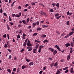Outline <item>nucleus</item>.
<instances>
[{"label":"nucleus","mask_w":74,"mask_h":74,"mask_svg":"<svg viewBox=\"0 0 74 74\" xmlns=\"http://www.w3.org/2000/svg\"><path fill=\"white\" fill-rule=\"evenodd\" d=\"M61 16H62V15H61V16H57V17H56V19H59V18H60V17H61Z\"/></svg>","instance_id":"2f4dec72"},{"label":"nucleus","mask_w":74,"mask_h":74,"mask_svg":"<svg viewBox=\"0 0 74 74\" xmlns=\"http://www.w3.org/2000/svg\"><path fill=\"white\" fill-rule=\"evenodd\" d=\"M58 66V62H56L53 64V66L54 67H56Z\"/></svg>","instance_id":"9b49d317"},{"label":"nucleus","mask_w":74,"mask_h":74,"mask_svg":"<svg viewBox=\"0 0 74 74\" xmlns=\"http://www.w3.org/2000/svg\"><path fill=\"white\" fill-rule=\"evenodd\" d=\"M41 49H40L39 48L38 50V52H39V53H40V52H41Z\"/></svg>","instance_id":"864d4df0"},{"label":"nucleus","mask_w":74,"mask_h":74,"mask_svg":"<svg viewBox=\"0 0 74 74\" xmlns=\"http://www.w3.org/2000/svg\"><path fill=\"white\" fill-rule=\"evenodd\" d=\"M21 12H20L19 13V14H16L15 15V17H17V18H19L21 16Z\"/></svg>","instance_id":"f03ea898"},{"label":"nucleus","mask_w":74,"mask_h":74,"mask_svg":"<svg viewBox=\"0 0 74 74\" xmlns=\"http://www.w3.org/2000/svg\"><path fill=\"white\" fill-rule=\"evenodd\" d=\"M47 36L46 35L42 34L41 36V37H42V38H44L45 37H46Z\"/></svg>","instance_id":"9d476101"},{"label":"nucleus","mask_w":74,"mask_h":74,"mask_svg":"<svg viewBox=\"0 0 74 74\" xmlns=\"http://www.w3.org/2000/svg\"><path fill=\"white\" fill-rule=\"evenodd\" d=\"M73 68H71L70 70V73H73Z\"/></svg>","instance_id":"6ab92c4d"},{"label":"nucleus","mask_w":74,"mask_h":74,"mask_svg":"<svg viewBox=\"0 0 74 74\" xmlns=\"http://www.w3.org/2000/svg\"><path fill=\"white\" fill-rule=\"evenodd\" d=\"M7 27L8 30H10V27H9V25H8L7 24Z\"/></svg>","instance_id":"412c9836"},{"label":"nucleus","mask_w":74,"mask_h":74,"mask_svg":"<svg viewBox=\"0 0 74 74\" xmlns=\"http://www.w3.org/2000/svg\"><path fill=\"white\" fill-rule=\"evenodd\" d=\"M3 37L4 38H6V34H4L3 35Z\"/></svg>","instance_id":"e2e57ef3"},{"label":"nucleus","mask_w":74,"mask_h":74,"mask_svg":"<svg viewBox=\"0 0 74 74\" xmlns=\"http://www.w3.org/2000/svg\"><path fill=\"white\" fill-rule=\"evenodd\" d=\"M18 27H22V25L19 24V25H18Z\"/></svg>","instance_id":"a18cd8bd"},{"label":"nucleus","mask_w":74,"mask_h":74,"mask_svg":"<svg viewBox=\"0 0 74 74\" xmlns=\"http://www.w3.org/2000/svg\"><path fill=\"white\" fill-rule=\"evenodd\" d=\"M37 30H41V28H38L37 29Z\"/></svg>","instance_id":"69168bd1"},{"label":"nucleus","mask_w":74,"mask_h":74,"mask_svg":"<svg viewBox=\"0 0 74 74\" xmlns=\"http://www.w3.org/2000/svg\"><path fill=\"white\" fill-rule=\"evenodd\" d=\"M48 42V40H44L43 41V42L44 43H45V42Z\"/></svg>","instance_id":"e433bc0d"},{"label":"nucleus","mask_w":74,"mask_h":74,"mask_svg":"<svg viewBox=\"0 0 74 74\" xmlns=\"http://www.w3.org/2000/svg\"><path fill=\"white\" fill-rule=\"evenodd\" d=\"M15 14H12V17L13 18H14V17H15Z\"/></svg>","instance_id":"c03bdc74"},{"label":"nucleus","mask_w":74,"mask_h":74,"mask_svg":"<svg viewBox=\"0 0 74 74\" xmlns=\"http://www.w3.org/2000/svg\"><path fill=\"white\" fill-rule=\"evenodd\" d=\"M49 51H50L51 52H53L54 51V49L51 48H49Z\"/></svg>","instance_id":"423d86ee"},{"label":"nucleus","mask_w":74,"mask_h":74,"mask_svg":"<svg viewBox=\"0 0 74 74\" xmlns=\"http://www.w3.org/2000/svg\"><path fill=\"white\" fill-rule=\"evenodd\" d=\"M70 13V12H69V11L67 12L66 13L67 15H69V14Z\"/></svg>","instance_id":"bf43d9fd"},{"label":"nucleus","mask_w":74,"mask_h":74,"mask_svg":"<svg viewBox=\"0 0 74 74\" xmlns=\"http://www.w3.org/2000/svg\"><path fill=\"white\" fill-rule=\"evenodd\" d=\"M44 47L42 45H40L39 46V48L40 49H42V48H44Z\"/></svg>","instance_id":"b1692460"},{"label":"nucleus","mask_w":74,"mask_h":74,"mask_svg":"<svg viewBox=\"0 0 74 74\" xmlns=\"http://www.w3.org/2000/svg\"><path fill=\"white\" fill-rule=\"evenodd\" d=\"M16 70V68H14L13 69V71H15Z\"/></svg>","instance_id":"09e8293b"},{"label":"nucleus","mask_w":74,"mask_h":74,"mask_svg":"<svg viewBox=\"0 0 74 74\" xmlns=\"http://www.w3.org/2000/svg\"><path fill=\"white\" fill-rule=\"evenodd\" d=\"M70 55H69L67 56V60H70Z\"/></svg>","instance_id":"4468645a"},{"label":"nucleus","mask_w":74,"mask_h":74,"mask_svg":"<svg viewBox=\"0 0 74 74\" xmlns=\"http://www.w3.org/2000/svg\"><path fill=\"white\" fill-rule=\"evenodd\" d=\"M40 12H41L40 14H41V15H43V14H44V12H42V11H41Z\"/></svg>","instance_id":"680f3d73"},{"label":"nucleus","mask_w":74,"mask_h":74,"mask_svg":"<svg viewBox=\"0 0 74 74\" xmlns=\"http://www.w3.org/2000/svg\"><path fill=\"white\" fill-rule=\"evenodd\" d=\"M4 48H7V47H8V46H7V44H5V45L4 46Z\"/></svg>","instance_id":"4c0bfd02"},{"label":"nucleus","mask_w":74,"mask_h":74,"mask_svg":"<svg viewBox=\"0 0 74 74\" xmlns=\"http://www.w3.org/2000/svg\"><path fill=\"white\" fill-rule=\"evenodd\" d=\"M74 32L73 31L69 33V34L68 35H69V36H71L73 34H74Z\"/></svg>","instance_id":"0eeeda50"},{"label":"nucleus","mask_w":74,"mask_h":74,"mask_svg":"<svg viewBox=\"0 0 74 74\" xmlns=\"http://www.w3.org/2000/svg\"><path fill=\"white\" fill-rule=\"evenodd\" d=\"M33 62H31L29 63V65L30 66H32V65H33Z\"/></svg>","instance_id":"2eb2a0df"},{"label":"nucleus","mask_w":74,"mask_h":74,"mask_svg":"<svg viewBox=\"0 0 74 74\" xmlns=\"http://www.w3.org/2000/svg\"><path fill=\"white\" fill-rule=\"evenodd\" d=\"M3 14L5 16H7V14H6V13H3Z\"/></svg>","instance_id":"774afa93"},{"label":"nucleus","mask_w":74,"mask_h":74,"mask_svg":"<svg viewBox=\"0 0 74 74\" xmlns=\"http://www.w3.org/2000/svg\"><path fill=\"white\" fill-rule=\"evenodd\" d=\"M51 5L53 6V7H54V6H55V5H56V3H52Z\"/></svg>","instance_id":"c756f323"},{"label":"nucleus","mask_w":74,"mask_h":74,"mask_svg":"<svg viewBox=\"0 0 74 74\" xmlns=\"http://www.w3.org/2000/svg\"><path fill=\"white\" fill-rule=\"evenodd\" d=\"M19 32L18 33V34H22V32H23V31L22 30H20L19 31Z\"/></svg>","instance_id":"f8f14e48"},{"label":"nucleus","mask_w":74,"mask_h":74,"mask_svg":"<svg viewBox=\"0 0 74 74\" xmlns=\"http://www.w3.org/2000/svg\"><path fill=\"white\" fill-rule=\"evenodd\" d=\"M55 47L58 50V51H60V47H59L58 45H56L55 46Z\"/></svg>","instance_id":"20e7f679"},{"label":"nucleus","mask_w":74,"mask_h":74,"mask_svg":"<svg viewBox=\"0 0 74 74\" xmlns=\"http://www.w3.org/2000/svg\"><path fill=\"white\" fill-rule=\"evenodd\" d=\"M22 22L24 24H25L26 22L25 20H22Z\"/></svg>","instance_id":"cd10ccee"},{"label":"nucleus","mask_w":74,"mask_h":74,"mask_svg":"<svg viewBox=\"0 0 74 74\" xmlns=\"http://www.w3.org/2000/svg\"><path fill=\"white\" fill-rule=\"evenodd\" d=\"M28 6H29V4H26L25 5V6L26 7H28Z\"/></svg>","instance_id":"052dcab7"},{"label":"nucleus","mask_w":74,"mask_h":74,"mask_svg":"<svg viewBox=\"0 0 74 74\" xmlns=\"http://www.w3.org/2000/svg\"><path fill=\"white\" fill-rule=\"evenodd\" d=\"M8 51H9V52H10V53H11V50L10 49H8Z\"/></svg>","instance_id":"5fc2aeb1"},{"label":"nucleus","mask_w":74,"mask_h":74,"mask_svg":"<svg viewBox=\"0 0 74 74\" xmlns=\"http://www.w3.org/2000/svg\"><path fill=\"white\" fill-rule=\"evenodd\" d=\"M26 35L24 33H23V34L22 38L23 39H25V38H25V37H26Z\"/></svg>","instance_id":"39448f33"},{"label":"nucleus","mask_w":74,"mask_h":74,"mask_svg":"<svg viewBox=\"0 0 74 74\" xmlns=\"http://www.w3.org/2000/svg\"><path fill=\"white\" fill-rule=\"evenodd\" d=\"M32 49H33V48L32 47H30V48H29V49L28 50V51H31L32 50Z\"/></svg>","instance_id":"473e14b6"},{"label":"nucleus","mask_w":74,"mask_h":74,"mask_svg":"<svg viewBox=\"0 0 74 74\" xmlns=\"http://www.w3.org/2000/svg\"><path fill=\"white\" fill-rule=\"evenodd\" d=\"M39 23H40L39 22V21H37V22H36V23H37V25H39Z\"/></svg>","instance_id":"338daca9"},{"label":"nucleus","mask_w":74,"mask_h":74,"mask_svg":"<svg viewBox=\"0 0 74 74\" xmlns=\"http://www.w3.org/2000/svg\"><path fill=\"white\" fill-rule=\"evenodd\" d=\"M10 24L11 25H14V23H13L10 22Z\"/></svg>","instance_id":"603ef678"},{"label":"nucleus","mask_w":74,"mask_h":74,"mask_svg":"<svg viewBox=\"0 0 74 74\" xmlns=\"http://www.w3.org/2000/svg\"><path fill=\"white\" fill-rule=\"evenodd\" d=\"M27 47H30L32 46V45L30 43V41L29 40H28L27 43Z\"/></svg>","instance_id":"f257e3e1"},{"label":"nucleus","mask_w":74,"mask_h":74,"mask_svg":"<svg viewBox=\"0 0 74 74\" xmlns=\"http://www.w3.org/2000/svg\"><path fill=\"white\" fill-rule=\"evenodd\" d=\"M26 60L27 62H30V60H29L27 59H26Z\"/></svg>","instance_id":"37998d69"},{"label":"nucleus","mask_w":74,"mask_h":74,"mask_svg":"<svg viewBox=\"0 0 74 74\" xmlns=\"http://www.w3.org/2000/svg\"><path fill=\"white\" fill-rule=\"evenodd\" d=\"M61 51L62 53H63L64 52V50H63V51H61V50L60 49V51Z\"/></svg>","instance_id":"3c124183"},{"label":"nucleus","mask_w":74,"mask_h":74,"mask_svg":"<svg viewBox=\"0 0 74 74\" xmlns=\"http://www.w3.org/2000/svg\"><path fill=\"white\" fill-rule=\"evenodd\" d=\"M37 34H38V33H34V34H33V36H37Z\"/></svg>","instance_id":"393cba45"},{"label":"nucleus","mask_w":74,"mask_h":74,"mask_svg":"<svg viewBox=\"0 0 74 74\" xmlns=\"http://www.w3.org/2000/svg\"><path fill=\"white\" fill-rule=\"evenodd\" d=\"M26 45H27V43L24 42V44H23V46H26Z\"/></svg>","instance_id":"a19ab883"},{"label":"nucleus","mask_w":74,"mask_h":74,"mask_svg":"<svg viewBox=\"0 0 74 74\" xmlns=\"http://www.w3.org/2000/svg\"><path fill=\"white\" fill-rule=\"evenodd\" d=\"M53 55H56V54L57 53V51L54 50V51H53Z\"/></svg>","instance_id":"6e6552de"},{"label":"nucleus","mask_w":74,"mask_h":74,"mask_svg":"<svg viewBox=\"0 0 74 74\" xmlns=\"http://www.w3.org/2000/svg\"><path fill=\"white\" fill-rule=\"evenodd\" d=\"M20 71V68H18L17 69V73H19Z\"/></svg>","instance_id":"dca6fc26"},{"label":"nucleus","mask_w":74,"mask_h":74,"mask_svg":"<svg viewBox=\"0 0 74 74\" xmlns=\"http://www.w3.org/2000/svg\"><path fill=\"white\" fill-rule=\"evenodd\" d=\"M49 26V25H42V27H43V28H45V27H48Z\"/></svg>","instance_id":"1a4fd4ad"},{"label":"nucleus","mask_w":74,"mask_h":74,"mask_svg":"<svg viewBox=\"0 0 74 74\" xmlns=\"http://www.w3.org/2000/svg\"><path fill=\"white\" fill-rule=\"evenodd\" d=\"M17 38H20L21 37L20 36H19V35H18L17 36Z\"/></svg>","instance_id":"8fccbe9b"},{"label":"nucleus","mask_w":74,"mask_h":74,"mask_svg":"<svg viewBox=\"0 0 74 74\" xmlns=\"http://www.w3.org/2000/svg\"><path fill=\"white\" fill-rule=\"evenodd\" d=\"M69 23H70V22H69V21H67L66 22L67 25H68V26H69V25H70L69 24Z\"/></svg>","instance_id":"f704fd0d"},{"label":"nucleus","mask_w":74,"mask_h":74,"mask_svg":"<svg viewBox=\"0 0 74 74\" xmlns=\"http://www.w3.org/2000/svg\"><path fill=\"white\" fill-rule=\"evenodd\" d=\"M69 72V70L68 69H66L65 71V73H67Z\"/></svg>","instance_id":"de8ad7c7"},{"label":"nucleus","mask_w":74,"mask_h":74,"mask_svg":"<svg viewBox=\"0 0 74 74\" xmlns=\"http://www.w3.org/2000/svg\"><path fill=\"white\" fill-rule=\"evenodd\" d=\"M68 68H69L68 67H66L65 68H63V70H66V69H67Z\"/></svg>","instance_id":"c9c22d12"},{"label":"nucleus","mask_w":74,"mask_h":74,"mask_svg":"<svg viewBox=\"0 0 74 74\" xmlns=\"http://www.w3.org/2000/svg\"><path fill=\"white\" fill-rule=\"evenodd\" d=\"M25 68H26V66L23 65L22 67V69H23Z\"/></svg>","instance_id":"ddd939ff"},{"label":"nucleus","mask_w":74,"mask_h":74,"mask_svg":"<svg viewBox=\"0 0 74 74\" xmlns=\"http://www.w3.org/2000/svg\"><path fill=\"white\" fill-rule=\"evenodd\" d=\"M47 69V67L45 66V67H43V70H45Z\"/></svg>","instance_id":"0e129e2a"},{"label":"nucleus","mask_w":74,"mask_h":74,"mask_svg":"<svg viewBox=\"0 0 74 74\" xmlns=\"http://www.w3.org/2000/svg\"><path fill=\"white\" fill-rule=\"evenodd\" d=\"M29 21H30V19L29 18H27V23H28V22H29Z\"/></svg>","instance_id":"ea45409f"},{"label":"nucleus","mask_w":74,"mask_h":74,"mask_svg":"<svg viewBox=\"0 0 74 74\" xmlns=\"http://www.w3.org/2000/svg\"><path fill=\"white\" fill-rule=\"evenodd\" d=\"M56 5L57 7H59V4L58 3H57V4H56Z\"/></svg>","instance_id":"72a5a7b5"},{"label":"nucleus","mask_w":74,"mask_h":74,"mask_svg":"<svg viewBox=\"0 0 74 74\" xmlns=\"http://www.w3.org/2000/svg\"><path fill=\"white\" fill-rule=\"evenodd\" d=\"M35 42H38V43H40V41L37 40H35Z\"/></svg>","instance_id":"f3484780"},{"label":"nucleus","mask_w":74,"mask_h":74,"mask_svg":"<svg viewBox=\"0 0 74 74\" xmlns=\"http://www.w3.org/2000/svg\"><path fill=\"white\" fill-rule=\"evenodd\" d=\"M57 72V73H60V71H59V70H58Z\"/></svg>","instance_id":"6e6d98bb"},{"label":"nucleus","mask_w":74,"mask_h":74,"mask_svg":"<svg viewBox=\"0 0 74 74\" xmlns=\"http://www.w3.org/2000/svg\"><path fill=\"white\" fill-rule=\"evenodd\" d=\"M50 11L51 12H53V9H50Z\"/></svg>","instance_id":"49530a36"},{"label":"nucleus","mask_w":74,"mask_h":74,"mask_svg":"<svg viewBox=\"0 0 74 74\" xmlns=\"http://www.w3.org/2000/svg\"><path fill=\"white\" fill-rule=\"evenodd\" d=\"M9 19L10 21H12V19H11V18L10 16H9Z\"/></svg>","instance_id":"c85d7f7f"},{"label":"nucleus","mask_w":74,"mask_h":74,"mask_svg":"<svg viewBox=\"0 0 74 74\" xmlns=\"http://www.w3.org/2000/svg\"><path fill=\"white\" fill-rule=\"evenodd\" d=\"M0 12L1 14H3V9H2V8H1V9L0 10Z\"/></svg>","instance_id":"a211bd4d"},{"label":"nucleus","mask_w":74,"mask_h":74,"mask_svg":"<svg viewBox=\"0 0 74 74\" xmlns=\"http://www.w3.org/2000/svg\"><path fill=\"white\" fill-rule=\"evenodd\" d=\"M44 20L43 21H40V23H44Z\"/></svg>","instance_id":"4d7b16f0"},{"label":"nucleus","mask_w":74,"mask_h":74,"mask_svg":"<svg viewBox=\"0 0 74 74\" xmlns=\"http://www.w3.org/2000/svg\"><path fill=\"white\" fill-rule=\"evenodd\" d=\"M36 25H37V23H33V27H34L36 26Z\"/></svg>","instance_id":"aec40b11"},{"label":"nucleus","mask_w":74,"mask_h":74,"mask_svg":"<svg viewBox=\"0 0 74 74\" xmlns=\"http://www.w3.org/2000/svg\"><path fill=\"white\" fill-rule=\"evenodd\" d=\"M73 51V48H72V47H71L70 48V53H72V52H73V51Z\"/></svg>","instance_id":"a878e982"},{"label":"nucleus","mask_w":74,"mask_h":74,"mask_svg":"<svg viewBox=\"0 0 74 74\" xmlns=\"http://www.w3.org/2000/svg\"><path fill=\"white\" fill-rule=\"evenodd\" d=\"M69 37V35H67L66 36H65L64 37L65 38H68Z\"/></svg>","instance_id":"58836bf2"},{"label":"nucleus","mask_w":74,"mask_h":74,"mask_svg":"<svg viewBox=\"0 0 74 74\" xmlns=\"http://www.w3.org/2000/svg\"><path fill=\"white\" fill-rule=\"evenodd\" d=\"M60 15L59 14L57 13L56 14H55V16H58Z\"/></svg>","instance_id":"7c9ffc66"},{"label":"nucleus","mask_w":74,"mask_h":74,"mask_svg":"<svg viewBox=\"0 0 74 74\" xmlns=\"http://www.w3.org/2000/svg\"><path fill=\"white\" fill-rule=\"evenodd\" d=\"M65 46H66V48H67L68 47L70 46L71 45V43H67L65 44Z\"/></svg>","instance_id":"7ed1b4c3"},{"label":"nucleus","mask_w":74,"mask_h":74,"mask_svg":"<svg viewBox=\"0 0 74 74\" xmlns=\"http://www.w3.org/2000/svg\"><path fill=\"white\" fill-rule=\"evenodd\" d=\"M71 46L72 47H74V43H73V42H71Z\"/></svg>","instance_id":"4be33fe9"},{"label":"nucleus","mask_w":74,"mask_h":74,"mask_svg":"<svg viewBox=\"0 0 74 74\" xmlns=\"http://www.w3.org/2000/svg\"><path fill=\"white\" fill-rule=\"evenodd\" d=\"M25 50V49H21V52H23V51H24Z\"/></svg>","instance_id":"13d9d810"},{"label":"nucleus","mask_w":74,"mask_h":74,"mask_svg":"<svg viewBox=\"0 0 74 74\" xmlns=\"http://www.w3.org/2000/svg\"><path fill=\"white\" fill-rule=\"evenodd\" d=\"M32 5H35V3L32 2L31 3Z\"/></svg>","instance_id":"79ce46f5"},{"label":"nucleus","mask_w":74,"mask_h":74,"mask_svg":"<svg viewBox=\"0 0 74 74\" xmlns=\"http://www.w3.org/2000/svg\"><path fill=\"white\" fill-rule=\"evenodd\" d=\"M7 71L10 73H11V70H10V69H8Z\"/></svg>","instance_id":"bb28decb"},{"label":"nucleus","mask_w":74,"mask_h":74,"mask_svg":"<svg viewBox=\"0 0 74 74\" xmlns=\"http://www.w3.org/2000/svg\"><path fill=\"white\" fill-rule=\"evenodd\" d=\"M39 46V44H37L36 45V47H35V48L36 49H37L38 48V47Z\"/></svg>","instance_id":"5701e85b"}]
</instances>
